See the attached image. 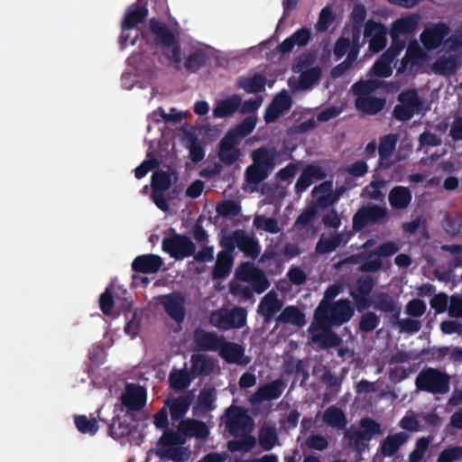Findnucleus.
Returning <instances> with one entry per match:
<instances>
[{
  "label": "nucleus",
  "instance_id": "obj_24",
  "mask_svg": "<svg viewBox=\"0 0 462 462\" xmlns=\"http://www.w3.org/2000/svg\"><path fill=\"white\" fill-rule=\"evenodd\" d=\"M224 337L217 336L214 332H208L202 328L194 331V342L199 350L218 351L223 343Z\"/></svg>",
  "mask_w": 462,
  "mask_h": 462
},
{
  "label": "nucleus",
  "instance_id": "obj_32",
  "mask_svg": "<svg viewBox=\"0 0 462 462\" xmlns=\"http://www.w3.org/2000/svg\"><path fill=\"white\" fill-rule=\"evenodd\" d=\"M420 20L419 14H411L396 19L392 23L391 32L399 35L411 34L417 29Z\"/></svg>",
  "mask_w": 462,
  "mask_h": 462
},
{
  "label": "nucleus",
  "instance_id": "obj_37",
  "mask_svg": "<svg viewBox=\"0 0 462 462\" xmlns=\"http://www.w3.org/2000/svg\"><path fill=\"white\" fill-rule=\"evenodd\" d=\"M459 66L457 58L453 56L439 57L431 65L434 73L438 75H451L454 74Z\"/></svg>",
  "mask_w": 462,
  "mask_h": 462
},
{
  "label": "nucleus",
  "instance_id": "obj_6",
  "mask_svg": "<svg viewBox=\"0 0 462 462\" xmlns=\"http://www.w3.org/2000/svg\"><path fill=\"white\" fill-rule=\"evenodd\" d=\"M450 377L436 368L422 369L417 375L415 384L420 391L437 393H447L449 391Z\"/></svg>",
  "mask_w": 462,
  "mask_h": 462
},
{
  "label": "nucleus",
  "instance_id": "obj_28",
  "mask_svg": "<svg viewBox=\"0 0 462 462\" xmlns=\"http://www.w3.org/2000/svg\"><path fill=\"white\" fill-rule=\"evenodd\" d=\"M408 439L409 435L402 431L390 434L381 442L379 451L383 457H391L397 453Z\"/></svg>",
  "mask_w": 462,
  "mask_h": 462
},
{
  "label": "nucleus",
  "instance_id": "obj_34",
  "mask_svg": "<svg viewBox=\"0 0 462 462\" xmlns=\"http://www.w3.org/2000/svg\"><path fill=\"white\" fill-rule=\"evenodd\" d=\"M266 78L264 75L255 73L252 77L240 78L236 82V88L249 94H255L265 90Z\"/></svg>",
  "mask_w": 462,
  "mask_h": 462
},
{
  "label": "nucleus",
  "instance_id": "obj_2",
  "mask_svg": "<svg viewBox=\"0 0 462 462\" xmlns=\"http://www.w3.org/2000/svg\"><path fill=\"white\" fill-rule=\"evenodd\" d=\"M355 314V307L347 299L333 302L322 300L314 311V319H319L320 324L339 327L347 323Z\"/></svg>",
  "mask_w": 462,
  "mask_h": 462
},
{
  "label": "nucleus",
  "instance_id": "obj_60",
  "mask_svg": "<svg viewBox=\"0 0 462 462\" xmlns=\"http://www.w3.org/2000/svg\"><path fill=\"white\" fill-rule=\"evenodd\" d=\"M189 152L190 160L197 163L201 162L205 157V151L201 143L196 137H191L189 140Z\"/></svg>",
  "mask_w": 462,
  "mask_h": 462
},
{
  "label": "nucleus",
  "instance_id": "obj_14",
  "mask_svg": "<svg viewBox=\"0 0 462 462\" xmlns=\"http://www.w3.org/2000/svg\"><path fill=\"white\" fill-rule=\"evenodd\" d=\"M292 106L291 97L286 90L275 95L265 109L263 119L266 124L274 123L282 115L288 112Z\"/></svg>",
  "mask_w": 462,
  "mask_h": 462
},
{
  "label": "nucleus",
  "instance_id": "obj_49",
  "mask_svg": "<svg viewBox=\"0 0 462 462\" xmlns=\"http://www.w3.org/2000/svg\"><path fill=\"white\" fill-rule=\"evenodd\" d=\"M380 324L379 316L373 311H366L363 313L359 319L358 330L362 333H371Z\"/></svg>",
  "mask_w": 462,
  "mask_h": 462
},
{
  "label": "nucleus",
  "instance_id": "obj_52",
  "mask_svg": "<svg viewBox=\"0 0 462 462\" xmlns=\"http://www.w3.org/2000/svg\"><path fill=\"white\" fill-rule=\"evenodd\" d=\"M321 69L313 67L302 71L299 79V86L301 89H308L320 79Z\"/></svg>",
  "mask_w": 462,
  "mask_h": 462
},
{
  "label": "nucleus",
  "instance_id": "obj_51",
  "mask_svg": "<svg viewBox=\"0 0 462 462\" xmlns=\"http://www.w3.org/2000/svg\"><path fill=\"white\" fill-rule=\"evenodd\" d=\"M217 393L212 387L203 388L198 396V404L204 411H211L215 409Z\"/></svg>",
  "mask_w": 462,
  "mask_h": 462
},
{
  "label": "nucleus",
  "instance_id": "obj_58",
  "mask_svg": "<svg viewBox=\"0 0 462 462\" xmlns=\"http://www.w3.org/2000/svg\"><path fill=\"white\" fill-rule=\"evenodd\" d=\"M361 432L371 440L374 435L382 432L381 424L371 418H365L360 420Z\"/></svg>",
  "mask_w": 462,
  "mask_h": 462
},
{
  "label": "nucleus",
  "instance_id": "obj_27",
  "mask_svg": "<svg viewBox=\"0 0 462 462\" xmlns=\"http://www.w3.org/2000/svg\"><path fill=\"white\" fill-rule=\"evenodd\" d=\"M219 356L228 364H247L248 361H244L245 356L244 347L234 342L226 341L224 338L221 347L218 349Z\"/></svg>",
  "mask_w": 462,
  "mask_h": 462
},
{
  "label": "nucleus",
  "instance_id": "obj_42",
  "mask_svg": "<svg viewBox=\"0 0 462 462\" xmlns=\"http://www.w3.org/2000/svg\"><path fill=\"white\" fill-rule=\"evenodd\" d=\"M344 236L343 233H337L330 237H320L316 245V252L319 254H325L335 251L341 244L346 242L344 240Z\"/></svg>",
  "mask_w": 462,
  "mask_h": 462
},
{
  "label": "nucleus",
  "instance_id": "obj_46",
  "mask_svg": "<svg viewBox=\"0 0 462 462\" xmlns=\"http://www.w3.org/2000/svg\"><path fill=\"white\" fill-rule=\"evenodd\" d=\"M380 87V81L375 79L358 80L352 85L351 90L356 97H369Z\"/></svg>",
  "mask_w": 462,
  "mask_h": 462
},
{
  "label": "nucleus",
  "instance_id": "obj_62",
  "mask_svg": "<svg viewBox=\"0 0 462 462\" xmlns=\"http://www.w3.org/2000/svg\"><path fill=\"white\" fill-rule=\"evenodd\" d=\"M460 458H462V446L451 447L439 453L437 462H455Z\"/></svg>",
  "mask_w": 462,
  "mask_h": 462
},
{
  "label": "nucleus",
  "instance_id": "obj_10",
  "mask_svg": "<svg viewBox=\"0 0 462 462\" xmlns=\"http://www.w3.org/2000/svg\"><path fill=\"white\" fill-rule=\"evenodd\" d=\"M226 427L232 436L237 438L239 435L251 433L254 430V420L244 408L230 406L226 411Z\"/></svg>",
  "mask_w": 462,
  "mask_h": 462
},
{
  "label": "nucleus",
  "instance_id": "obj_12",
  "mask_svg": "<svg viewBox=\"0 0 462 462\" xmlns=\"http://www.w3.org/2000/svg\"><path fill=\"white\" fill-rule=\"evenodd\" d=\"M333 326L320 324L319 319H314L309 328L311 341L318 344L321 349H328L339 346L342 344V338L332 330Z\"/></svg>",
  "mask_w": 462,
  "mask_h": 462
},
{
  "label": "nucleus",
  "instance_id": "obj_36",
  "mask_svg": "<svg viewBox=\"0 0 462 462\" xmlns=\"http://www.w3.org/2000/svg\"><path fill=\"white\" fill-rule=\"evenodd\" d=\"M194 379L190 372L186 369L171 371L169 376V383L172 390L180 392L189 386Z\"/></svg>",
  "mask_w": 462,
  "mask_h": 462
},
{
  "label": "nucleus",
  "instance_id": "obj_64",
  "mask_svg": "<svg viewBox=\"0 0 462 462\" xmlns=\"http://www.w3.org/2000/svg\"><path fill=\"white\" fill-rule=\"evenodd\" d=\"M443 229L450 236H457L462 229V221L455 219L450 215L447 214L443 221Z\"/></svg>",
  "mask_w": 462,
  "mask_h": 462
},
{
  "label": "nucleus",
  "instance_id": "obj_16",
  "mask_svg": "<svg viewBox=\"0 0 462 462\" xmlns=\"http://www.w3.org/2000/svg\"><path fill=\"white\" fill-rule=\"evenodd\" d=\"M449 27L444 23H439L425 28L420 33V42L427 51L438 49L449 33Z\"/></svg>",
  "mask_w": 462,
  "mask_h": 462
},
{
  "label": "nucleus",
  "instance_id": "obj_43",
  "mask_svg": "<svg viewBox=\"0 0 462 462\" xmlns=\"http://www.w3.org/2000/svg\"><path fill=\"white\" fill-rule=\"evenodd\" d=\"M348 446L357 453H363L367 448L368 439L357 429H349L345 432Z\"/></svg>",
  "mask_w": 462,
  "mask_h": 462
},
{
  "label": "nucleus",
  "instance_id": "obj_44",
  "mask_svg": "<svg viewBox=\"0 0 462 462\" xmlns=\"http://www.w3.org/2000/svg\"><path fill=\"white\" fill-rule=\"evenodd\" d=\"M423 57V51L416 41L409 43L405 55L401 60L399 70H405L408 64H418Z\"/></svg>",
  "mask_w": 462,
  "mask_h": 462
},
{
  "label": "nucleus",
  "instance_id": "obj_21",
  "mask_svg": "<svg viewBox=\"0 0 462 462\" xmlns=\"http://www.w3.org/2000/svg\"><path fill=\"white\" fill-rule=\"evenodd\" d=\"M163 265L161 256L153 254H146L136 256L131 264L134 273L143 274L156 273Z\"/></svg>",
  "mask_w": 462,
  "mask_h": 462
},
{
  "label": "nucleus",
  "instance_id": "obj_1",
  "mask_svg": "<svg viewBox=\"0 0 462 462\" xmlns=\"http://www.w3.org/2000/svg\"><path fill=\"white\" fill-rule=\"evenodd\" d=\"M178 431L164 430L158 444L161 447L155 454L162 460L166 458L173 462H181L187 459L186 448L181 447L188 438L205 439L209 435L208 425L196 419H185L179 422Z\"/></svg>",
  "mask_w": 462,
  "mask_h": 462
},
{
  "label": "nucleus",
  "instance_id": "obj_59",
  "mask_svg": "<svg viewBox=\"0 0 462 462\" xmlns=\"http://www.w3.org/2000/svg\"><path fill=\"white\" fill-rule=\"evenodd\" d=\"M109 434L115 439H122L130 434L129 424L119 419L114 420L109 425Z\"/></svg>",
  "mask_w": 462,
  "mask_h": 462
},
{
  "label": "nucleus",
  "instance_id": "obj_5",
  "mask_svg": "<svg viewBox=\"0 0 462 462\" xmlns=\"http://www.w3.org/2000/svg\"><path fill=\"white\" fill-rule=\"evenodd\" d=\"M247 311L243 307L220 308L210 312L208 322L222 330L239 329L245 326Z\"/></svg>",
  "mask_w": 462,
  "mask_h": 462
},
{
  "label": "nucleus",
  "instance_id": "obj_17",
  "mask_svg": "<svg viewBox=\"0 0 462 462\" xmlns=\"http://www.w3.org/2000/svg\"><path fill=\"white\" fill-rule=\"evenodd\" d=\"M193 401L191 392L185 393L179 396L167 397L163 403L169 410L171 418L173 421H180L184 420V416L189 411Z\"/></svg>",
  "mask_w": 462,
  "mask_h": 462
},
{
  "label": "nucleus",
  "instance_id": "obj_30",
  "mask_svg": "<svg viewBox=\"0 0 462 462\" xmlns=\"http://www.w3.org/2000/svg\"><path fill=\"white\" fill-rule=\"evenodd\" d=\"M384 98L373 96L356 97L355 106L356 109L365 115H376L385 106Z\"/></svg>",
  "mask_w": 462,
  "mask_h": 462
},
{
  "label": "nucleus",
  "instance_id": "obj_47",
  "mask_svg": "<svg viewBox=\"0 0 462 462\" xmlns=\"http://www.w3.org/2000/svg\"><path fill=\"white\" fill-rule=\"evenodd\" d=\"M384 185V180H372L368 185H366L363 189L361 192V197L371 200L382 202L384 199V194L381 190V189L383 188Z\"/></svg>",
  "mask_w": 462,
  "mask_h": 462
},
{
  "label": "nucleus",
  "instance_id": "obj_56",
  "mask_svg": "<svg viewBox=\"0 0 462 462\" xmlns=\"http://www.w3.org/2000/svg\"><path fill=\"white\" fill-rule=\"evenodd\" d=\"M278 436L274 428H262L259 431L260 446L266 451L271 450L276 444Z\"/></svg>",
  "mask_w": 462,
  "mask_h": 462
},
{
  "label": "nucleus",
  "instance_id": "obj_61",
  "mask_svg": "<svg viewBox=\"0 0 462 462\" xmlns=\"http://www.w3.org/2000/svg\"><path fill=\"white\" fill-rule=\"evenodd\" d=\"M318 213L316 205L307 207L296 218V226H307L311 224Z\"/></svg>",
  "mask_w": 462,
  "mask_h": 462
},
{
  "label": "nucleus",
  "instance_id": "obj_26",
  "mask_svg": "<svg viewBox=\"0 0 462 462\" xmlns=\"http://www.w3.org/2000/svg\"><path fill=\"white\" fill-rule=\"evenodd\" d=\"M283 306V302L278 299L275 291H269V292L263 298L259 306L258 311L263 317L264 322L269 323L279 312Z\"/></svg>",
  "mask_w": 462,
  "mask_h": 462
},
{
  "label": "nucleus",
  "instance_id": "obj_11",
  "mask_svg": "<svg viewBox=\"0 0 462 462\" xmlns=\"http://www.w3.org/2000/svg\"><path fill=\"white\" fill-rule=\"evenodd\" d=\"M388 216V209L378 205L362 206L352 218L353 229L362 231L368 225L380 224Z\"/></svg>",
  "mask_w": 462,
  "mask_h": 462
},
{
  "label": "nucleus",
  "instance_id": "obj_54",
  "mask_svg": "<svg viewBox=\"0 0 462 462\" xmlns=\"http://www.w3.org/2000/svg\"><path fill=\"white\" fill-rule=\"evenodd\" d=\"M205 63L206 54L200 50H196L187 57L183 66L188 71L196 72L202 68Z\"/></svg>",
  "mask_w": 462,
  "mask_h": 462
},
{
  "label": "nucleus",
  "instance_id": "obj_40",
  "mask_svg": "<svg viewBox=\"0 0 462 462\" xmlns=\"http://www.w3.org/2000/svg\"><path fill=\"white\" fill-rule=\"evenodd\" d=\"M354 300V307L362 313L373 307L374 291H348Z\"/></svg>",
  "mask_w": 462,
  "mask_h": 462
},
{
  "label": "nucleus",
  "instance_id": "obj_25",
  "mask_svg": "<svg viewBox=\"0 0 462 462\" xmlns=\"http://www.w3.org/2000/svg\"><path fill=\"white\" fill-rule=\"evenodd\" d=\"M310 39V30L307 27H301L278 45V51L282 55L290 53L295 46H306Z\"/></svg>",
  "mask_w": 462,
  "mask_h": 462
},
{
  "label": "nucleus",
  "instance_id": "obj_63",
  "mask_svg": "<svg viewBox=\"0 0 462 462\" xmlns=\"http://www.w3.org/2000/svg\"><path fill=\"white\" fill-rule=\"evenodd\" d=\"M171 49L164 52V56L171 62L173 63L174 69H180V63L182 61L181 47L180 42L177 40L174 45L171 46Z\"/></svg>",
  "mask_w": 462,
  "mask_h": 462
},
{
  "label": "nucleus",
  "instance_id": "obj_4",
  "mask_svg": "<svg viewBox=\"0 0 462 462\" xmlns=\"http://www.w3.org/2000/svg\"><path fill=\"white\" fill-rule=\"evenodd\" d=\"M220 245L229 252H234L237 247L246 257L253 260H255L261 253L259 241L244 229H236L224 236L220 240Z\"/></svg>",
  "mask_w": 462,
  "mask_h": 462
},
{
  "label": "nucleus",
  "instance_id": "obj_9",
  "mask_svg": "<svg viewBox=\"0 0 462 462\" xmlns=\"http://www.w3.org/2000/svg\"><path fill=\"white\" fill-rule=\"evenodd\" d=\"M171 231L172 235L162 239V250L175 260L192 256L196 251L192 240L185 235L177 234L173 228H171Z\"/></svg>",
  "mask_w": 462,
  "mask_h": 462
},
{
  "label": "nucleus",
  "instance_id": "obj_39",
  "mask_svg": "<svg viewBox=\"0 0 462 462\" xmlns=\"http://www.w3.org/2000/svg\"><path fill=\"white\" fill-rule=\"evenodd\" d=\"M278 322L303 326L305 324V315L296 306H288L282 310L276 318Z\"/></svg>",
  "mask_w": 462,
  "mask_h": 462
},
{
  "label": "nucleus",
  "instance_id": "obj_29",
  "mask_svg": "<svg viewBox=\"0 0 462 462\" xmlns=\"http://www.w3.org/2000/svg\"><path fill=\"white\" fill-rule=\"evenodd\" d=\"M233 252L220 251L217 254L215 265L212 270V278L214 280H221L227 277L231 272L234 263Z\"/></svg>",
  "mask_w": 462,
  "mask_h": 462
},
{
  "label": "nucleus",
  "instance_id": "obj_22",
  "mask_svg": "<svg viewBox=\"0 0 462 462\" xmlns=\"http://www.w3.org/2000/svg\"><path fill=\"white\" fill-rule=\"evenodd\" d=\"M326 177L327 173L319 165L309 164L302 170L295 183V192L301 194L313 183V180H322Z\"/></svg>",
  "mask_w": 462,
  "mask_h": 462
},
{
  "label": "nucleus",
  "instance_id": "obj_35",
  "mask_svg": "<svg viewBox=\"0 0 462 462\" xmlns=\"http://www.w3.org/2000/svg\"><path fill=\"white\" fill-rule=\"evenodd\" d=\"M322 420L328 426L337 430H343L347 425L346 413L336 405H330L324 411Z\"/></svg>",
  "mask_w": 462,
  "mask_h": 462
},
{
  "label": "nucleus",
  "instance_id": "obj_57",
  "mask_svg": "<svg viewBox=\"0 0 462 462\" xmlns=\"http://www.w3.org/2000/svg\"><path fill=\"white\" fill-rule=\"evenodd\" d=\"M217 212L224 217H237L241 212V206L235 200L227 199L217 206Z\"/></svg>",
  "mask_w": 462,
  "mask_h": 462
},
{
  "label": "nucleus",
  "instance_id": "obj_50",
  "mask_svg": "<svg viewBox=\"0 0 462 462\" xmlns=\"http://www.w3.org/2000/svg\"><path fill=\"white\" fill-rule=\"evenodd\" d=\"M74 423L82 434L94 435L98 430V424L95 418L88 419L86 415H75Z\"/></svg>",
  "mask_w": 462,
  "mask_h": 462
},
{
  "label": "nucleus",
  "instance_id": "obj_3",
  "mask_svg": "<svg viewBox=\"0 0 462 462\" xmlns=\"http://www.w3.org/2000/svg\"><path fill=\"white\" fill-rule=\"evenodd\" d=\"M279 152L275 148L259 147L251 153L253 164L245 172V178L249 184H259L263 181L276 166Z\"/></svg>",
  "mask_w": 462,
  "mask_h": 462
},
{
  "label": "nucleus",
  "instance_id": "obj_33",
  "mask_svg": "<svg viewBox=\"0 0 462 462\" xmlns=\"http://www.w3.org/2000/svg\"><path fill=\"white\" fill-rule=\"evenodd\" d=\"M412 199V195L409 188L404 186L393 187L388 195V200L393 208L404 209L408 208Z\"/></svg>",
  "mask_w": 462,
  "mask_h": 462
},
{
  "label": "nucleus",
  "instance_id": "obj_20",
  "mask_svg": "<svg viewBox=\"0 0 462 462\" xmlns=\"http://www.w3.org/2000/svg\"><path fill=\"white\" fill-rule=\"evenodd\" d=\"M165 312L177 323H181L185 319L184 297L173 292L163 296L162 301Z\"/></svg>",
  "mask_w": 462,
  "mask_h": 462
},
{
  "label": "nucleus",
  "instance_id": "obj_13",
  "mask_svg": "<svg viewBox=\"0 0 462 462\" xmlns=\"http://www.w3.org/2000/svg\"><path fill=\"white\" fill-rule=\"evenodd\" d=\"M239 142L232 133H226L217 144V157L226 166L235 164L242 156L241 150L238 148Z\"/></svg>",
  "mask_w": 462,
  "mask_h": 462
},
{
  "label": "nucleus",
  "instance_id": "obj_31",
  "mask_svg": "<svg viewBox=\"0 0 462 462\" xmlns=\"http://www.w3.org/2000/svg\"><path fill=\"white\" fill-rule=\"evenodd\" d=\"M241 106V97L233 95L218 101L213 108V116L216 118H226L234 115Z\"/></svg>",
  "mask_w": 462,
  "mask_h": 462
},
{
  "label": "nucleus",
  "instance_id": "obj_45",
  "mask_svg": "<svg viewBox=\"0 0 462 462\" xmlns=\"http://www.w3.org/2000/svg\"><path fill=\"white\" fill-rule=\"evenodd\" d=\"M393 298L387 292L374 291L373 308L382 313H387L393 310V306L397 304Z\"/></svg>",
  "mask_w": 462,
  "mask_h": 462
},
{
  "label": "nucleus",
  "instance_id": "obj_48",
  "mask_svg": "<svg viewBox=\"0 0 462 462\" xmlns=\"http://www.w3.org/2000/svg\"><path fill=\"white\" fill-rule=\"evenodd\" d=\"M254 226L257 229L263 230L270 234H278L282 231V227L277 219L265 217L264 215L256 216L254 219Z\"/></svg>",
  "mask_w": 462,
  "mask_h": 462
},
{
  "label": "nucleus",
  "instance_id": "obj_7",
  "mask_svg": "<svg viewBox=\"0 0 462 462\" xmlns=\"http://www.w3.org/2000/svg\"><path fill=\"white\" fill-rule=\"evenodd\" d=\"M235 278L242 282L247 283L250 288L246 289H268L270 282L265 273L252 262L241 263L235 271ZM229 289H242L238 285H230Z\"/></svg>",
  "mask_w": 462,
  "mask_h": 462
},
{
  "label": "nucleus",
  "instance_id": "obj_19",
  "mask_svg": "<svg viewBox=\"0 0 462 462\" xmlns=\"http://www.w3.org/2000/svg\"><path fill=\"white\" fill-rule=\"evenodd\" d=\"M147 392L143 386L129 383L122 395V403L131 411H139L146 404Z\"/></svg>",
  "mask_w": 462,
  "mask_h": 462
},
{
  "label": "nucleus",
  "instance_id": "obj_38",
  "mask_svg": "<svg viewBox=\"0 0 462 462\" xmlns=\"http://www.w3.org/2000/svg\"><path fill=\"white\" fill-rule=\"evenodd\" d=\"M214 369L212 360L202 355H193L191 356L190 373L193 377L200 375H209Z\"/></svg>",
  "mask_w": 462,
  "mask_h": 462
},
{
  "label": "nucleus",
  "instance_id": "obj_55",
  "mask_svg": "<svg viewBox=\"0 0 462 462\" xmlns=\"http://www.w3.org/2000/svg\"><path fill=\"white\" fill-rule=\"evenodd\" d=\"M255 125L256 118L254 116H248L238 124L234 130H230L227 133L234 134L236 140L239 142L241 138L249 135L254 131Z\"/></svg>",
  "mask_w": 462,
  "mask_h": 462
},
{
  "label": "nucleus",
  "instance_id": "obj_23",
  "mask_svg": "<svg viewBox=\"0 0 462 462\" xmlns=\"http://www.w3.org/2000/svg\"><path fill=\"white\" fill-rule=\"evenodd\" d=\"M149 29L154 36V41L163 48H170L174 45L176 35L171 32L165 23L152 18L149 21Z\"/></svg>",
  "mask_w": 462,
  "mask_h": 462
},
{
  "label": "nucleus",
  "instance_id": "obj_53",
  "mask_svg": "<svg viewBox=\"0 0 462 462\" xmlns=\"http://www.w3.org/2000/svg\"><path fill=\"white\" fill-rule=\"evenodd\" d=\"M171 185V175L167 171H157L152 175V190L166 191Z\"/></svg>",
  "mask_w": 462,
  "mask_h": 462
},
{
  "label": "nucleus",
  "instance_id": "obj_41",
  "mask_svg": "<svg viewBox=\"0 0 462 462\" xmlns=\"http://www.w3.org/2000/svg\"><path fill=\"white\" fill-rule=\"evenodd\" d=\"M397 143V137L395 134H389L383 135L379 142L378 153L380 157V162L382 165L385 164V162L389 161L392 157Z\"/></svg>",
  "mask_w": 462,
  "mask_h": 462
},
{
  "label": "nucleus",
  "instance_id": "obj_8",
  "mask_svg": "<svg viewBox=\"0 0 462 462\" xmlns=\"http://www.w3.org/2000/svg\"><path fill=\"white\" fill-rule=\"evenodd\" d=\"M397 99L400 104L394 106L393 116L400 122L411 120L415 114L420 113L423 108V102L414 88L402 90L398 95Z\"/></svg>",
  "mask_w": 462,
  "mask_h": 462
},
{
  "label": "nucleus",
  "instance_id": "obj_18",
  "mask_svg": "<svg viewBox=\"0 0 462 462\" xmlns=\"http://www.w3.org/2000/svg\"><path fill=\"white\" fill-rule=\"evenodd\" d=\"M147 3L143 0H137L136 3L128 6L125 16L121 22L122 31H128L143 23L148 16Z\"/></svg>",
  "mask_w": 462,
  "mask_h": 462
},
{
  "label": "nucleus",
  "instance_id": "obj_15",
  "mask_svg": "<svg viewBox=\"0 0 462 462\" xmlns=\"http://www.w3.org/2000/svg\"><path fill=\"white\" fill-rule=\"evenodd\" d=\"M285 387L286 383L283 379H275L259 386L249 397V401L251 403H260L265 401L277 400L282 396Z\"/></svg>",
  "mask_w": 462,
  "mask_h": 462
}]
</instances>
